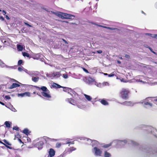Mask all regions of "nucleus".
Here are the masks:
<instances>
[{
  "mask_svg": "<svg viewBox=\"0 0 157 157\" xmlns=\"http://www.w3.org/2000/svg\"><path fill=\"white\" fill-rule=\"evenodd\" d=\"M113 142L114 143V146L124 145V144H123V143L124 144L128 143V144H132L134 146H136L138 145V144L136 142L129 139L124 140H113Z\"/></svg>",
  "mask_w": 157,
  "mask_h": 157,
  "instance_id": "f257e3e1",
  "label": "nucleus"
},
{
  "mask_svg": "<svg viewBox=\"0 0 157 157\" xmlns=\"http://www.w3.org/2000/svg\"><path fill=\"white\" fill-rule=\"evenodd\" d=\"M53 13L62 19H74L75 17L74 15L60 12H53Z\"/></svg>",
  "mask_w": 157,
  "mask_h": 157,
  "instance_id": "f03ea898",
  "label": "nucleus"
},
{
  "mask_svg": "<svg viewBox=\"0 0 157 157\" xmlns=\"http://www.w3.org/2000/svg\"><path fill=\"white\" fill-rule=\"evenodd\" d=\"M151 97L147 98L141 101L140 103L144 105L151 107L153 106V104L151 102Z\"/></svg>",
  "mask_w": 157,
  "mask_h": 157,
  "instance_id": "7ed1b4c3",
  "label": "nucleus"
},
{
  "mask_svg": "<svg viewBox=\"0 0 157 157\" xmlns=\"http://www.w3.org/2000/svg\"><path fill=\"white\" fill-rule=\"evenodd\" d=\"M145 130L149 132H151L154 136L157 138V130L155 128L151 126H147L146 127Z\"/></svg>",
  "mask_w": 157,
  "mask_h": 157,
  "instance_id": "20e7f679",
  "label": "nucleus"
},
{
  "mask_svg": "<svg viewBox=\"0 0 157 157\" xmlns=\"http://www.w3.org/2000/svg\"><path fill=\"white\" fill-rule=\"evenodd\" d=\"M0 67L2 68H6L9 69H15L17 68V66L16 65L13 66H9L7 65L0 59Z\"/></svg>",
  "mask_w": 157,
  "mask_h": 157,
  "instance_id": "39448f33",
  "label": "nucleus"
},
{
  "mask_svg": "<svg viewBox=\"0 0 157 157\" xmlns=\"http://www.w3.org/2000/svg\"><path fill=\"white\" fill-rule=\"evenodd\" d=\"M128 90L123 89L121 92V97L124 99H127L128 97Z\"/></svg>",
  "mask_w": 157,
  "mask_h": 157,
  "instance_id": "423d86ee",
  "label": "nucleus"
},
{
  "mask_svg": "<svg viewBox=\"0 0 157 157\" xmlns=\"http://www.w3.org/2000/svg\"><path fill=\"white\" fill-rule=\"evenodd\" d=\"M93 151L96 156H101L102 153V151L96 147H94Z\"/></svg>",
  "mask_w": 157,
  "mask_h": 157,
  "instance_id": "0eeeda50",
  "label": "nucleus"
},
{
  "mask_svg": "<svg viewBox=\"0 0 157 157\" xmlns=\"http://www.w3.org/2000/svg\"><path fill=\"white\" fill-rule=\"evenodd\" d=\"M38 140L40 141L38 142H37L36 144V146L38 148V149H41L43 147V145L44 144V142L43 140H40V138H38Z\"/></svg>",
  "mask_w": 157,
  "mask_h": 157,
  "instance_id": "6e6552de",
  "label": "nucleus"
},
{
  "mask_svg": "<svg viewBox=\"0 0 157 157\" xmlns=\"http://www.w3.org/2000/svg\"><path fill=\"white\" fill-rule=\"evenodd\" d=\"M40 140H43L44 142H49L51 141H55L57 140L54 139H51L46 136H44L40 138Z\"/></svg>",
  "mask_w": 157,
  "mask_h": 157,
  "instance_id": "1a4fd4ad",
  "label": "nucleus"
},
{
  "mask_svg": "<svg viewBox=\"0 0 157 157\" xmlns=\"http://www.w3.org/2000/svg\"><path fill=\"white\" fill-rule=\"evenodd\" d=\"M63 88V91L68 92V93L71 95H72V94H74L75 93V92L70 88L64 87Z\"/></svg>",
  "mask_w": 157,
  "mask_h": 157,
  "instance_id": "9d476101",
  "label": "nucleus"
},
{
  "mask_svg": "<svg viewBox=\"0 0 157 157\" xmlns=\"http://www.w3.org/2000/svg\"><path fill=\"white\" fill-rule=\"evenodd\" d=\"M17 95L18 97L21 96V97H30L31 96L30 93L29 92H26L24 93L18 94Z\"/></svg>",
  "mask_w": 157,
  "mask_h": 157,
  "instance_id": "9b49d317",
  "label": "nucleus"
},
{
  "mask_svg": "<svg viewBox=\"0 0 157 157\" xmlns=\"http://www.w3.org/2000/svg\"><path fill=\"white\" fill-rule=\"evenodd\" d=\"M79 139L81 140H83L87 142V144H91L92 142L93 141V140L84 137H80Z\"/></svg>",
  "mask_w": 157,
  "mask_h": 157,
  "instance_id": "f8f14e48",
  "label": "nucleus"
},
{
  "mask_svg": "<svg viewBox=\"0 0 157 157\" xmlns=\"http://www.w3.org/2000/svg\"><path fill=\"white\" fill-rule=\"evenodd\" d=\"M39 74V72L37 71H31L29 73V75H30L32 78L37 76Z\"/></svg>",
  "mask_w": 157,
  "mask_h": 157,
  "instance_id": "ddd939ff",
  "label": "nucleus"
},
{
  "mask_svg": "<svg viewBox=\"0 0 157 157\" xmlns=\"http://www.w3.org/2000/svg\"><path fill=\"white\" fill-rule=\"evenodd\" d=\"M49 91L48 92H41V94L44 97L46 98H50L51 96L49 94Z\"/></svg>",
  "mask_w": 157,
  "mask_h": 157,
  "instance_id": "4468645a",
  "label": "nucleus"
},
{
  "mask_svg": "<svg viewBox=\"0 0 157 157\" xmlns=\"http://www.w3.org/2000/svg\"><path fill=\"white\" fill-rule=\"evenodd\" d=\"M66 101L69 103L74 105H75V104L76 103L75 101L71 98H67L66 99Z\"/></svg>",
  "mask_w": 157,
  "mask_h": 157,
  "instance_id": "2eb2a0df",
  "label": "nucleus"
},
{
  "mask_svg": "<svg viewBox=\"0 0 157 157\" xmlns=\"http://www.w3.org/2000/svg\"><path fill=\"white\" fill-rule=\"evenodd\" d=\"M48 153L49 156L50 157H52L55 155V152L53 149L51 148L49 150Z\"/></svg>",
  "mask_w": 157,
  "mask_h": 157,
  "instance_id": "dca6fc26",
  "label": "nucleus"
},
{
  "mask_svg": "<svg viewBox=\"0 0 157 157\" xmlns=\"http://www.w3.org/2000/svg\"><path fill=\"white\" fill-rule=\"evenodd\" d=\"M147 153H149L150 154H157V148H156L155 150L152 151V149L151 148H149L147 151Z\"/></svg>",
  "mask_w": 157,
  "mask_h": 157,
  "instance_id": "f3484780",
  "label": "nucleus"
},
{
  "mask_svg": "<svg viewBox=\"0 0 157 157\" xmlns=\"http://www.w3.org/2000/svg\"><path fill=\"white\" fill-rule=\"evenodd\" d=\"M123 105L128 106H132L134 103L131 101H125L122 103Z\"/></svg>",
  "mask_w": 157,
  "mask_h": 157,
  "instance_id": "a211bd4d",
  "label": "nucleus"
},
{
  "mask_svg": "<svg viewBox=\"0 0 157 157\" xmlns=\"http://www.w3.org/2000/svg\"><path fill=\"white\" fill-rule=\"evenodd\" d=\"M20 86V85L19 84L16 83H13L9 87V89H11Z\"/></svg>",
  "mask_w": 157,
  "mask_h": 157,
  "instance_id": "6ab92c4d",
  "label": "nucleus"
},
{
  "mask_svg": "<svg viewBox=\"0 0 157 157\" xmlns=\"http://www.w3.org/2000/svg\"><path fill=\"white\" fill-rule=\"evenodd\" d=\"M37 88H38L39 89L41 90H42L43 91V92H48L49 90L47 89L46 87L44 86H43L41 87H37Z\"/></svg>",
  "mask_w": 157,
  "mask_h": 157,
  "instance_id": "aec40b11",
  "label": "nucleus"
},
{
  "mask_svg": "<svg viewBox=\"0 0 157 157\" xmlns=\"http://www.w3.org/2000/svg\"><path fill=\"white\" fill-rule=\"evenodd\" d=\"M52 86L53 88H63V86H62L59 84L56 83H53L52 85Z\"/></svg>",
  "mask_w": 157,
  "mask_h": 157,
  "instance_id": "412c9836",
  "label": "nucleus"
},
{
  "mask_svg": "<svg viewBox=\"0 0 157 157\" xmlns=\"http://www.w3.org/2000/svg\"><path fill=\"white\" fill-rule=\"evenodd\" d=\"M99 144V142L97 141L96 140H93V141L92 142L91 145L93 147H97Z\"/></svg>",
  "mask_w": 157,
  "mask_h": 157,
  "instance_id": "4be33fe9",
  "label": "nucleus"
},
{
  "mask_svg": "<svg viewBox=\"0 0 157 157\" xmlns=\"http://www.w3.org/2000/svg\"><path fill=\"white\" fill-rule=\"evenodd\" d=\"M61 74L59 72H54L53 75L54 76V78H59Z\"/></svg>",
  "mask_w": 157,
  "mask_h": 157,
  "instance_id": "5701e85b",
  "label": "nucleus"
},
{
  "mask_svg": "<svg viewBox=\"0 0 157 157\" xmlns=\"http://www.w3.org/2000/svg\"><path fill=\"white\" fill-rule=\"evenodd\" d=\"M43 55L40 54H38L35 56V59H43Z\"/></svg>",
  "mask_w": 157,
  "mask_h": 157,
  "instance_id": "b1692460",
  "label": "nucleus"
},
{
  "mask_svg": "<svg viewBox=\"0 0 157 157\" xmlns=\"http://www.w3.org/2000/svg\"><path fill=\"white\" fill-rule=\"evenodd\" d=\"M84 96L89 101H90L92 98L89 95H87L85 94H84Z\"/></svg>",
  "mask_w": 157,
  "mask_h": 157,
  "instance_id": "393cba45",
  "label": "nucleus"
},
{
  "mask_svg": "<svg viewBox=\"0 0 157 157\" xmlns=\"http://www.w3.org/2000/svg\"><path fill=\"white\" fill-rule=\"evenodd\" d=\"M39 77L37 76L32 78V80L35 82H37L39 80Z\"/></svg>",
  "mask_w": 157,
  "mask_h": 157,
  "instance_id": "a878e982",
  "label": "nucleus"
},
{
  "mask_svg": "<svg viewBox=\"0 0 157 157\" xmlns=\"http://www.w3.org/2000/svg\"><path fill=\"white\" fill-rule=\"evenodd\" d=\"M23 133L27 135L29 134V130L27 128H25L23 131Z\"/></svg>",
  "mask_w": 157,
  "mask_h": 157,
  "instance_id": "bb28decb",
  "label": "nucleus"
},
{
  "mask_svg": "<svg viewBox=\"0 0 157 157\" xmlns=\"http://www.w3.org/2000/svg\"><path fill=\"white\" fill-rule=\"evenodd\" d=\"M95 85L97 86L99 88H102L103 87V85L102 84V83H98V82H95Z\"/></svg>",
  "mask_w": 157,
  "mask_h": 157,
  "instance_id": "cd10ccee",
  "label": "nucleus"
},
{
  "mask_svg": "<svg viewBox=\"0 0 157 157\" xmlns=\"http://www.w3.org/2000/svg\"><path fill=\"white\" fill-rule=\"evenodd\" d=\"M17 48L18 50L20 51H22L23 49L22 46L21 45L19 44H17Z\"/></svg>",
  "mask_w": 157,
  "mask_h": 157,
  "instance_id": "c85d7f7f",
  "label": "nucleus"
},
{
  "mask_svg": "<svg viewBox=\"0 0 157 157\" xmlns=\"http://www.w3.org/2000/svg\"><path fill=\"white\" fill-rule=\"evenodd\" d=\"M54 75V73L52 74H48L47 73L46 74V75L47 77H48L51 78H54V76L53 75Z\"/></svg>",
  "mask_w": 157,
  "mask_h": 157,
  "instance_id": "c756f323",
  "label": "nucleus"
},
{
  "mask_svg": "<svg viewBox=\"0 0 157 157\" xmlns=\"http://www.w3.org/2000/svg\"><path fill=\"white\" fill-rule=\"evenodd\" d=\"M101 103L104 105H108V102L104 99L102 100L101 101Z\"/></svg>",
  "mask_w": 157,
  "mask_h": 157,
  "instance_id": "7c9ffc66",
  "label": "nucleus"
},
{
  "mask_svg": "<svg viewBox=\"0 0 157 157\" xmlns=\"http://www.w3.org/2000/svg\"><path fill=\"white\" fill-rule=\"evenodd\" d=\"M111 156V154L106 151H105L104 153L105 157H110Z\"/></svg>",
  "mask_w": 157,
  "mask_h": 157,
  "instance_id": "2f4dec72",
  "label": "nucleus"
},
{
  "mask_svg": "<svg viewBox=\"0 0 157 157\" xmlns=\"http://www.w3.org/2000/svg\"><path fill=\"white\" fill-rule=\"evenodd\" d=\"M87 82L89 84H90L94 81V80L90 78H88L87 79Z\"/></svg>",
  "mask_w": 157,
  "mask_h": 157,
  "instance_id": "473e14b6",
  "label": "nucleus"
},
{
  "mask_svg": "<svg viewBox=\"0 0 157 157\" xmlns=\"http://www.w3.org/2000/svg\"><path fill=\"white\" fill-rule=\"evenodd\" d=\"M5 124L6 127L7 128H10V124L9 121H6L5 122Z\"/></svg>",
  "mask_w": 157,
  "mask_h": 157,
  "instance_id": "72a5a7b5",
  "label": "nucleus"
},
{
  "mask_svg": "<svg viewBox=\"0 0 157 157\" xmlns=\"http://www.w3.org/2000/svg\"><path fill=\"white\" fill-rule=\"evenodd\" d=\"M114 144V143L113 142V141L112 142H111L109 144H106V145H105L104 146V147L105 148L108 147H109L112 144Z\"/></svg>",
  "mask_w": 157,
  "mask_h": 157,
  "instance_id": "f704fd0d",
  "label": "nucleus"
},
{
  "mask_svg": "<svg viewBox=\"0 0 157 157\" xmlns=\"http://www.w3.org/2000/svg\"><path fill=\"white\" fill-rule=\"evenodd\" d=\"M3 141L5 143V144H6V145L8 146H11V144L9 142L7 141L6 140H3Z\"/></svg>",
  "mask_w": 157,
  "mask_h": 157,
  "instance_id": "c9c22d12",
  "label": "nucleus"
},
{
  "mask_svg": "<svg viewBox=\"0 0 157 157\" xmlns=\"http://www.w3.org/2000/svg\"><path fill=\"white\" fill-rule=\"evenodd\" d=\"M98 26H99V27H103V28H106V29H110L111 30H113L115 29L113 28H111V27H105V26H102L101 25H98Z\"/></svg>",
  "mask_w": 157,
  "mask_h": 157,
  "instance_id": "e433bc0d",
  "label": "nucleus"
},
{
  "mask_svg": "<svg viewBox=\"0 0 157 157\" xmlns=\"http://www.w3.org/2000/svg\"><path fill=\"white\" fill-rule=\"evenodd\" d=\"M0 143H1V144H3V145H4L6 147H7V148L10 149H12V147H10L9 146H8L7 145H6V144H5L4 143H3V142H2V141H0Z\"/></svg>",
  "mask_w": 157,
  "mask_h": 157,
  "instance_id": "4c0bfd02",
  "label": "nucleus"
},
{
  "mask_svg": "<svg viewBox=\"0 0 157 157\" xmlns=\"http://www.w3.org/2000/svg\"><path fill=\"white\" fill-rule=\"evenodd\" d=\"M23 55L24 56H26L27 57H29V54L26 52H24L23 53Z\"/></svg>",
  "mask_w": 157,
  "mask_h": 157,
  "instance_id": "58836bf2",
  "label": "nucleus"
},
{
  "mask_svg": "<svg viewBox=\"0 0 157 157\" xmlns=\"http://www.w3.org/2000/svg\"><path fill=\"white\" fill-rule=\"evenodd\" d=\"M102 84L103 85V87L105 86H109V84L107 82H103L102 83Z\"/></svg>",
  "mask_w": 157,
  "mask_h": 157,
  "instance_id": "ea45409f",
  "label": "nucleus"
},
{
  "mask_svg": "<svg viewBox=\"0 0 157 157\" xmlns=\"http://www.w3.org/2000/svg\"><path fill=\"white\" fill-rule=\"evenodd\" d=\"M62 77L65 79H67L68 78V75L67 74H63L62 75Z\"/></svg>",
  "mask_w": 157,
  "mask_h": 157,
  "instance_id": "a19ab883",
  "label": "nucleus"
},
{
  "mask_svg": "<svg viewBox=\"0 0 157 157\" xmlns=\"http://www.w3.org/2000/svg\"><path fill=\"white\" fill-rule=\"evenodd\" d=\"M10 109L12 111H13L14 112H16L17 111V110L16 109L14 108L13 107V106H11V108Z\"/></svg>",
  "mask_w": 157,
  "mask_h": 157,
  "instance_id": "79ce46f5",
  "label": "nucleus"
},
{
  "mask_svg": "<svg viewBox=\"0 0 157 157\" xmlns=\"http://www.w3.org/2000/svg\"><path fill=\"white\" fill-rule=\"evenodd\" d=\"M68 140L67 141V142L66 143V144H74V143L73 142H71L70 141V139H67Z\"/></svg>",
  "mask_w": 157,
  "mask_h": 157,
  "instance_id": "37998d69",
  "label": "nucleus"
},
{
  "mask_svg": "<svg viewBox=\"0 0 157 157\" xmlns=\"http://www.w3.org/2000/svg\"><path fill=\"white\" fill-rule=\"evenodd\" d=\"M23 63V61L22 60H19L18 62V65H20Z\"/></svg>",
  "mask_w": 157,
  "mask_h": 157,
  "instance_id": "c03bdc74",
  "label": "nucleus"
},
{
  "mask_svg": "<svg viewBox=\"0 0 157 157\" xmlns=\"http://www.w3.org/2000/svg\"><path fill=\"white\" fill-rule=\"evenodd\" d=\"M22 68H23V67H19L18 68V70L19 71L21 72L24 70Z\"/></svg>",
  "mask_w": 157,
  "mask_h": 157,
  "instance_id": "a18cd8bd",
  "label": "nucleus"
},
{
  "mask_svg": "<svg viewBox=\"0 0 157 157\" xmlns=\"http://www.w3.org/2000/svg\"><path fill=\"white\" fill-rule=\"evenodd\" d=\"M13 130H15L16 131H19V128L17 126H14L13 128Z\"/></svg>",
  "mask_w": 157,
  "mask_h": 157,
  "instance_id": "49530a36",
  "label": "nucleus"
},
{
  "mask_svg": "<svg viewBox=\"0 0 157 157\" xmlns=\"http://www.w3.org/2000/svg\"><path fill=\"white\" fill-rule=\"evenodd\" d=\"M23 71H25L26 73H27L29 75V73L31 71H29L27 70L24 69Z\"/></svg>",
  "mask_w": 157,
  "mask_h": 157,
  "instance_id": "de8ad7c7",
  "label": "nucleus"
},
{
  "mask_svg": "<svg viewBox=\"0 0 157 157\" xmlns=\"http://www.w3.org/2000/svg\"><path fill=\"white\" fill-rule=\"evenodd\" d=\"M70 151L71 152L72 151L75 150H76V148L73 147H72L70 148Z\"/></svg>",
  "mask_w": 157,
  "mask_h": 157,
  "instance_id": "09e8293b",
  "label": "nucleus"
},
{
  "mask_svg": "<svg viewBox=\"0 0 157 157\" xmlns=\"http://www.w3.org/2000/svg\"><path fill=\"white\" fill-rule=\"evenodd\" d=\"M151 37L157 39V34H153V36H151Z\"/></svg>",
  "mask_w": 157,
  "mask_h": 157,
  "instance_id": "8fccbe9b",
  "label": "nucleus"
},
{
  "mask_svg": "<svg viewBox=\"0 0 157 157\" xmlns=\"http://www.w3.org/2000/svg\"><path fill=\"white\" fill-rule=\"evenodd\" d=\"M83 70L86 73H88L89 72L88 71V70L84 68H83Z\"/></svg>",
  "mask_w": 157,
  "mask_h": 157,
  "instance_id": "3c124183",
  "label": "nucleus"
},
{
  "mask_svg": "<svg viewBox=\"0 0 157 157\" xmlns=\"http://www.w3.org/2000/svg\"><path fill=\"white\" fill-rule=\"evenodd\" d=\"M5 98L7 99H10V97L9 96L6 95L5 96Z\"/></svg>",
  "mask_w": 157,
  "mask_h": 157,
  "instance_id": "603ef678",
  "label": "nucleus"
},
{
  "mask_svg": "<svg viewBox=\"0 0 157 157\" xmlns=\"http://www.w3.org/2000/svg\"><path fill=\"white\" fill-rule=\"evenodd\" d=\"M145 34L146 35H148V36H150L151 37V36H153V35L151 33H146Z\"/></svg>",
  "mask_w": 157,
  "mask_h": 157,
  "instance_id": "864d4df0",
  "label": "nucleus"
},
{
  "mask_svg": "<svg viewBox=\"0 0 157 157\" xmlns=\"http://www.w3.org/2000/svg\"><path fill=\"white\" fill-rule=\"evenodd\" d=\"M63 42H64V43L65 44H68V43L64 39H61Z\"/></svg>",
  "mask_w": 157,
  "mask_h": 157,
  "instance_id": "5fc2aeb1",
  "label": "nucleus"
},
{
  "mask_svg": "<svg viewBox=\"0 0 157 157\" xmlns=\"http://www.w3.org/2000/svg\"><path fill=\"white\" fill-rule=\"evenodd\" d=\"M136 82H142L143 83H144V82H143V81L142 80H140V79H136Z\"/></svg>",
  "mask_w": 157,
  "mask_h": 157,
  "instance_id": "6e6d98bb",
  "label": "nucleus"
},
{
  "mask_svg": "<svg viewBox=\"0 0 157 157\" xmlns=\"http://www.w3.org/2000/svg\"><path fill=\"white\" fill-rule=\"evenodd\" d=\"M12 80H13V81L14 82H18V83H19L20 84L22 85V84L21 83L19 82H18V81H17L13 79H12Z\"/></svg>",
  "mask_w": 157,
  "mask_h": 157,
  "instance_id": "4d7b16f0",
  "label": "nucleus"
},
{
  "mask_svg": "<svg viewBox=\"0 0 157 157\" xmlns=\"http://www.w3.org/2000/svg\"><path fill=\"white\" fill-rule=\"evenodd\" d=\"M0 20L2 21H3L4 20V18L2 16H1L0 17Z\"/></svg>",
  "mask_w": 157,
  "mask_h": 157,
  "instance_id": "13d9d810",
  "label": "nucleus"
},
{
  "mask_svg": "<svg viewBox=\"0 0 157 157\" xmlns=\"http://www.w3.org/2000/svg\"><path fill=\"white\" fill-rule=\"evenodd\" d=\"M97 52L99 54H101L102 52V51L101 50H99L97 51Z\"/></svg>",
  "mask_w": 157,
  "mask_h": 157,
  "instance_id": "bf43d9fd",
  "label": "nucleus"
},
{
  "mask_svg": "<svg viewBox=\"0 0 157 157\" xmlns=\"http://www.w3.org/2000/svg\"><path fill=\"white\" fill-rule=\"evenodd\" d=\"M125 57L129 59L130 58V56L128 55H125Z\"/></svg>",
  "mask_w": 157,
  "mask_h": 157,
  "instance_id": "052dcab7",
  "label": "nucleus"
},
{
  "mask_svg": "<svg viewBox=\"0 0 157 157\" xmlns=\"http://www.w3.org/2000/svg\"><path fill=\"white\" fill-rule=\"evenodd\" d=\"M2 12L3 13V15H5L6 14V12L4 10H3L2 11Z\"/></svg>",
  "mask_w": 157,
  "mask_h": 157,
  "instance_id": "680f3d73",
  "label": "nucleus"
},
{
  "mask_svg": "<svg viewBox=\"0 0 157 157\" xmlns=\"http://www.w3.org/2000/svg\"><path fill=\"white\" fill-rule=\"evenodd\" d=\"M114 76V75L113 74H110L109 75V77H111Z\"/></svg>",
  "mask_w": 157,
  "mask_h": 157,
  "instance_id": "e2e57ef3",
  "label": "nucleus"
},
{
  "mask_svg": "<svg viewBox=\"0 0 157 157\" xmlns=\"http://www.w3.org/2000/svg\"><path fill=\"white\" fill-rule=\"evenodd\" d=\"M25 24L26 25H27L28 26H29V27H32V26L31 25H29V24H28L27 23H25Z\"/></svg>",
  "mask_w": 157,
  "mask_h": 157,
  "instance_id": "0e129e2a",
  "label": "nucleus"
},
{
  "mask_svg": "<svg viewBox=\"0 0 157 157\" xmlns=\"http://www.w3.org/2000/svg\"><path fill=\"white\" fill-rule=\"evenodd\" d=\"M6 19L7 20H9L10 19V18L9 17L7 16V15H6Z\"/></svg>",
  "mask_w": 157,
  "mask_h": 157,
  "instance_id": "69168bd1",
  "label": "nucleus"
},
{
  "mask_svg": "<svg viewBox=\"0 0 157 157\" xmlns=\"http://www.w3.org/2000/svg\"><path fill=\"white\" fill-rule=\"evenodd\" d=\"M148 48H149V50H150V51H151V52H153V50H152V49L151 48H150V47H148Z\"/></svg>",
  "mask_w": 157,
  "mask_h": 157,
  "instance_id": "338daca9",
  "label": "nucleus"
},
{
  "mask_svg": "<svg viewBox=\"0 0 157 157\" xmlns=\"http://www.w3.org/2000/svg\"><path fill=\"white\" fill-rule=\"evenodd\" d=\"M155 7L157 9V2L155 4Z\"/></svg>",
  "mask_w": 157,
  "mask_h": 157,
  "instance_id": "774afa93",
  "label": "nucleus"
}]
</instances>
